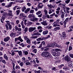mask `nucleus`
Returning <instances> with one entry per match:
<instances>
[{
	"label": "nucleus",
	"instance_id": "obj_45",
	"mask_svg": "<svg viewBox=\"0 0 73 73\" xmlns=\"http://www.w3.org/2000/svg\"><path fill=\"white\" fill-rule=\"evenodd\" d=\"M16 12L17 13L16 15H19V14L20 13V10H17Z\"/></svg>",
	"mask_w": 73,
	"mask_h": 73
},
{
	"label": "nucleus",
	"instance_id": "obj_53",
	"mask_svg": "<svg viewBox=\"0 0 73 73\" xmlns=\"http://www.w3.org/2000/svg\"><path fill=\"white\" fill-rule=\"evenodd\" d=\"M35 59H36V62L37 63H39V62H40L37 58H35Z\"/></svg>",
	"mask_w": 73,
	"mask_h": 73
},
{
	"label": "nucleus",
	"instance_id": "obj_47",
	"mask_svg": "<svg viewBox=\"0 0 73 73\" xmlns=\"http://www.w3.org/2000/svg\"><path fill=\"white\" fill-rule=\"evenodd\" d=\"M2 63H3V64H7V62H5V60H2Z\"/></svg>",
	"mask_w": 73,
	"mask_h": 73
},
{
	"label": "nucleus",
	"instance_id": "obj_31",
	"mask_svg": "<svg viewBox=\"0 0 73 73\" xmlns=\"http://www.w3.org/2000/svg\"><path fill=\"white\" fill-rule=\"evenodd\" d=\"M50 35H48L47 36V37H44V40H46V39H48V38H50Z\"/></svg>",
	"mask_w": 73,
	"mask_h": 73
},
{
	"label": "nucleus",
	"instance_id": "obj_55",
	"mask_svg": "<svg viewBox=\"0 0 73 73\" xmlns=\"http://www.w3.org/2000/svg\"><path fill=\"white\" fill-rule=\"evenodd\" d=\"M22 61V62H24L25 60V57L22 58H21Z\"/></svg>",
	"mask_w": 73,
	"mask_h": 73
},
{
	"label": "nucleus",
	"instance_id": "obj_42",
	"mask_svg": "<svg viewBox=\"0 0 73 73\" xmlns=\"http://www.w3.org/2000/svg\"><path fill=\"white\" fill-rule=\"evenodd\" d=\"M7 13L6 12H4L3 14V16H4L5 17H6L7 16Z\"/></svg>",
	"mask_w": 73,
	"mask_h": 73
},
{
	"label": "nucleus",
	"instance_id": "obj_35",
	"mask_svg": "<svg viewBox=\"0 0 73 73\" xmlns=\"http://www.w3.org/2000/svg\"><path fill=\"white\" fill-rule=\"evenodd\" d=\"M5 27L6 28V30H7V31H8V30H9V27H8V25L6 24L5 25Z\"/></svg>",
	"mask_w": 73,
	"mask_h": 73
},
{
	"label": "nucleus",
	"instance_id": "obj_64",
	"mask_svg": "<svg viewBox=\"0 0 73 73\" xmlns=\"http://www.w3.org/2000/svg\"><path fill=\"white\" fill-rule=\"evenodd\" d=\"M38 29H40V30L42 28L41 26H38L37 27Z\"/></svg>",
	"mask_w": 73,
	"mask_h": 73
},
{
	"label": "nucleus",
	"instance_id": "obj_38",
	"mask_svg": "<svg viewBox=\"0 0 73 73\" xmlns=\"http://www.w3.org/2000/svg\"><path fill=\"white\" fill-rule=\"evenodd\" d=\"M52 28V26H46V28H48V29H51V28Z\"/></svg>",
	"mask_w": 73,
	"mask_h": 73
},
{
	"label": "nucleus",
	"instance_id": "obj_48",
	"mask_svg": "<svg viewBox=\"0 0 73 73\" xmlns=\"http://www.w3.org/2000/svg\"><path fill=\"white\" fill-rule=\"evenodd\" d=\"M23 21H24V24L25 25H27V24L26 23L27 22V21L26 19L24 20V19H23Z\"/></svg>",
	"mask_w": 73,
	"mask_h": 73
},
{
	"label": "nucleus",
	"instance_id": "obj_28",
	"mask_svg": "<svg viewBox=\"0 0 73 73\" xmlns=\"http://www.w3.org/2000/svg\"><path fill=\"white\" fill-rule=\"evenodd\" d=\"M69 9H65L64 10V12H66L67 13H69Z\"/></svg>",
	"mask_w": 73,
	"mask_h": 73
},
{
	"label": "nucleus",
	"instance_id": "obj_13",
	"mask_svg": "<svg viewBox=\"0 0 73 73\" xmlns=\"http://www.w3.org/2000/svg\"><path fill=\"white\" fill-rule=\"evenodd\" d=\"M41 23L42 25L44 26L47 25L48 24L47 23H46V21H43V22H41Z\"/></svg>",
	"mask_w": 73,
	"mask_h": 73
},
{
	"label": "nucleus",
	"instance_id": "obj_12",
	"mask_svg": "<svg viewBox=\"0 0 73 73\" xmlns=\"http://www.w3.org/2000/svg\"><path fill=\"white\" fill-rule=\"evenodd\" d=\"M62 37L63 38H66L67 36H66V32L65 31H64L62 32Z\"/></svg>",
	"mask_w": 73,
	"mask_h": 73
},
{
	"label": "nucleus",
	"instance_id": "obj_16",
	"mask_svg": "<svg viewBox=\"0 0 73 73\" xmlns=\"http://www.w3.org/2000/svg\"><path fill=\"white\" fill-rule=\"evenodd\" d=\"M15 31H19L20 32V31H22V29H21V28H19L18 27L15 26Z\"/></svg>",
	"mask_w": 73,
	"mask_h": 73
},
{
	"label": "nucleus",
	"instance_id": "obj_30",
	"mask_svg": "<svg viewBox=\"0 0 73 73\" xmlns=\"http://www.w3.org/2000/svg\"><path fill=\"white\" fill-rule=\"evenodd\" d=\"M19 16L21 17H24V14L23 13H20L19 15Z\"/></svg>",
	"mask_w": 73,
	"mask_h": 73
},
{
	"label": "nucleus",
	"instance_id": "obj_33",
	"mask_svg": "<svg viewBox=\"0 0 73 73\" xmlns=\"http://www.w3.org/2000/svg\"><path fill=\"white\" fill-rule=\"evenodd\" d=\"M38 36H33L31 37V39H34V38H37Z\"/></svg>",
	"mask_w": 73,
	"mask_h": 73
},
{
	"label": "nucleus",
	"instance_id": "obj_2",
	"mask_svg": "<svg viewBox=\"0 0 73 73\" xmlns=\"http://www.w3.org/2000/svg\"><path fill=\"white\" fill-rule=\"evenodd\" d=\"M57 51H59L60 52H61L62 50L58 49V48H56L52 49L51 51V52L52 53H56L57 52Z\"/></svg>",
	"mask_w": 73,
	"mask_h": 73
},
{
	"label": "nucleus",
	"instance_id": "obj_43",
	"mask_svg": "<svg viewBox=\"0 0 73 73\" xmlns=\"http://www.w3.org/2000/svg\"><path fill=\"white\" fill-rule=\"evenodd\" d=\"M15 64L13 62V70H15Z\"/></svg>",
	"mask_w": 73,
	"mask_h": 73
},
{
	"label": "nucleus",
	"instance_id": "obj_63",
	"mask_svg": "<svg viewBox=\"0 0 73 73\" xmlns=\"http://www.w3.org/2000/svg\"><path fill=\"white\" fill-rule=\"evenodd\" d=\"M2 72L3 73H5V72H7V70L5 69L3 70Z\"/></svg>",
	"mask_w": 73,
	"mask_h": 73
},
{
	"label": "nucleus",
	"instance_id": "obj_19",
	"mask_svg": "<svg viewBox=\"0 0 73 73\" xmlns=\"http://www.w3.org/2000/svg\"><path fill=\"white\" fill-rule=\"evenodd\" d=\"M60 27H56L54 29V31H57V30H60Z\"/></svg>",
	"mask_w": 73,
	"mask_h": 73
},
{
	"label": "nucleus",
	"instance_id": "obj_10",
	"mask_svg": "<svg viewBox=\"0 0 73 73\" xmlns=\"http://www.w3.org/2000/svg\"><path fill=\"white\" fill-rule=\"evenodd\" d=\"M52 55L51 54L49 53V52H47V54L46 55V57H47L48 58H50L51 57Z\"/></svg>",
	"mask_w": 73,
	"mask_h": 73
},
{
	"label": "nucleus",
	"instance_id": "obj_37",
	"mask_svg": "<svg viewBox=\"0 0 73 73\" xmlns=\"http://www.w3.org/2000/svg\"><path fill=\"white\" fill-rule=\"evenodd\" d=\"M71 50H72V46H69L68 51H70Z\"/></svg>",
	"mask_w": 73,
	"mask_h": 73
},
{
	"label": "nucleus",
	"instance_id": "obj_32",
	"mask_svg": "<svg viewBox=\"0 0 73 73\" xmlns=\"http://www.w3.org/2000/svg\"><path fill=\"white\" fill-rule=\"evenodd\" d=\"M33 24V22H29L27 24V26H30V25H32V24Z\"/></svg>",
	"mask_w": 73,
	"mask_h": 73
},
{
	"label": "nucleus",
	"instance_id": "obj_41",
	"mask_svg": "<svg viewBox=\"0 0 73 73\" xmlns=\"http://www.w3.org/2000/svg\"><path fill=\"white\" fill-rule=\"evenodd\" d=\"M66 22H65V21H64L63 22V23L64 24V28H66Z\"/></svg>",
	"mask_w": 73,
	"mask_h": 73
},
{
	"label": "nucleus",
	"instance_id": "obj_56",
	"mask_svg": "<svg viewBox=\"0 0 73 73\" xmlns=\"http://www.w3.org/2000/svg\"><path fill=\"white\" fill-rule=\"evenodd\" d=\"M42 44V45L43 44V45L44 46L45 45V42L44 41H42L41 43Z\"/></svg>",
	"mask_w": 73,
	"mask_h": 73
},
{
	"label": "nucleus",
	"instance_id": "obj_4",
	"mask_svg": "<svg viewBox=\"0 0 73 73\" xmlns=\"http://www.w3.org/2000/svg\"><path fill=\"white\" fill-rule=\"evenodd\" d=\"M53 27H60V25H59L58 22H54L52 24Z\"/></svg>",
	"mask_w": 73,
	"mask_h": 73
},
{
	"label": "nucleus",
	"instance_id": "obj_14",
	"mask_svg": "<svg viewBox=\"0 0 73 73\" xmlns=\"http://www.w3.org/2000/svg\"><path fill=\"white\" fill-rule=\"evenodd\" d=\"M10 37H13V38H14L15 37V33L12 32L10 35Z\"/></svg>",
	"mask_w": 73,
	"mask_h": 73
},
{
	"label": "nucleus",
	"instance_id": "obj_52",
	"mask_svg": "<svg viewBox=\"0 0 73 73\" xmlns=\"http://www.w3.org/2000/svg\"><path fill=\"white\" fill-rule=\"evenodd\" d=\"M23 64H24V62H21L19 64V65H20L21 66H23Z\"/></svg>",
	"mask_w": 73,
	"mask_h": 73
},
{
	"label": "nucleus",
	"instance_id": "obj_5",
	"mask_svg": "<svg viewBox=\"0 0 73 73\" xmlns=\"http://www.w3.org/2000/svg\"><path fill=\"white\" fill-rule=\"evenodd\" d=\"M71 59V58H70V57L69 56H66L65 57V61H66L68 62H69L70 61Z\"/></svg>",
	"mask_w": 73,
	"mask_h": 73
},
{
	"label": "nucleus",
	"instance_id": "obj_49",
	"mask_svg": "<svg viewBox=\"0 0 73 73\" xmlns=\"http://www.w3.org/2000/svg\"><path fill=\"white\" fill-rule=\"evenodd\" d=\"M37 50L36 49H34L33 52H34V53H37Z\"/></svg>",
	"mask_w": 73,
	"mask_h": 73
},
{
	"label": "nucleus",
	"instance_id": "obj_3",
	"mask_svg": "<svg viewBox=\"0 0 73 73\" xmlns=\"http://www.w3.org/2000/svg\"><path fill=\"white\" fill-rule=\"evenodd\" d=\"M53 56L54 57H56V56H60V52H55L53 53H52Z\"/></svg>",
	"mask_w": 73,
	"mask_h": 73
},
{
	"label": "nucleus",
	"instance_id": "obj_15",
	"mask_svg": "<svg viewBox=\"0 0 73 73\" xmlns=\"http://www.w3.org/2000/svg\"><path fill=\"white\" fill-rule=\"evenodd\" d=\"M48 33V30H46L45 31H44L42 33V34L44 36L46 35Z\"/></svg>",
	"mask_w": 73,
	"mask_h": 73
},
{
	"label": "nucleus",
	"instance_id": "obj_39",
	"mask_svg": "<svg viewBox=\"0 0 73 73\" xmlns=\"http://www.w3.org/2000/svg\"><path fill=\"white\" fill-rule=\"evenodd\" d=\"M35 73H41V70H38V71H37V70H35Z\"/></svg>",
	"mask_w": 73,
	"mask_h": 73
},
{
	"label": "nucleus",
	"instance_id": "obj_50",
	"mask_svg": "<svg viewBox=\"0 0 73 73\" xmlns=\"http://www.w3.org/2000/svg\"><path fill=\"white\" fill-rule=\"evenodd\" d=\"M41 13V12L40 11H39L38 12H36V14L37 15H40Z\"/></svg>",
	"mask_w": 73,
	"mask_h": 73
},
{
	"label": "nucleus",
	"instance_id": "obj_29",
	"mask_svg": "<svg viewBox=\"0 0 73 73\" xmlns=\"http://www.w3.org/2000/svg\"><path fill=\"white\" fill-rule=\"evenodd\" d=\"M68 66L70 67H72L73 66V64L71 62H69L68 63Z\"/></svg>",
	"mask_w": 73,
	"mask_h": 73
},
{
	"label": "nucleus",
	"instance_id": "obj_40",
	"mask_svg": "<svg viewBox=\"0 0 73 73\" xmlns=\"http://www.w3.org/2000/svg\"><path fill=\"white\" fill-rule=\"evenodd\" d=\"M64 66V64H61L58 67L59 69H61V68H62V66Z\"/></svg>",
	"mask_w": 73,
	"mask_h": 73
},
{
	"label": "nucleus",
	"instance_id": "obj_36",
	"mask_svg": "<svg viewBox=\"0 0 73 73\" xmlns=\"http://www.w3.org/2000/svg\"><path fill=\"white\" fill-rule=\"evenodd\" d=\"M17 68L18 69H20V67L19 66L17 65L15 67V69H17Z\"/></svg>",
	"mask_w": 73,
	"mask_h": 73
},
{
	"label": "nucleus",
	"instance_id": "obj_54",
	"mask_svg": "<svg viewBox=\"0 0 73 73\" xmlns=\"http://www.w3.org/2000/svg\"><path fill=\"white\" fill-rule=\"evenodd\" d=\"M24 53L25 55H28V52L27 51H24Z\"/></svg>",
	"mask_w": 73,
	"mask_h": 73
},
{
	"label": "nucleus",
	"instance_id": "obj_11",
	"mask_svg": "<svg viewBox=\"0 0 73 73\" xmlns=\"http://www.w3.org/2000/svg\"><path fill=\"white\" fill-rule=\"evenodd\" d=\"M43 52L42 54H41V56H42L43 57H46V54H47V52Z\"/></svg>",
	"mask_w": 73,
	"mask_h": 73
},
{
	"label": "nucleus",
	"instance_id": "obj_61",
	"mask_svg": "<svg viewBox=\"0 0 73 73\" xmlns=\"http://www.w3.org/2000/svg\"><path fill=\"white\" fill-rule=\"evenodd\" d=\"M34 13V10H31L30 11V13H32L33 14Z\"/></svg>",
	"mask_w": 73,
	"mask_h": 73
},
{
	"label": "nucleus",
	"instance_id": "obj_8",
	"mask_svg": "<svg viewBox=\"0 0 73 73\" xmlns=\"http://www.w3.org/2000/svg\"><path fill=\"white\" fill-rule=\"evenodd\" d=\"M45 40V38L44 37H40L36 39V40L37 41H42Z\"/></svg>",
	"mask_w": 73,
	"mask_h": 73
},
{
	"label": "nucleus",
	"instance_id": "obj_62",
	"mask_svg": "<svg viewBox=\"0 0 73 73\" xmlns=\"http://www.w3.org/2000/svg\"><path fill=\"white\" fill-rule=\"evenodd\" d=\"M68 21H69V18L68 17L66 18V19L64 21L67 23L68 22Z\"/></svg>",
	"mask_w": 73,
	"mask_h": 73
},
{
	"label": "nucleus",
	"instance_id": "obj_51",
	"mask_svg": "<svg viewBox=\"0 0 73 73\" xmlns=\"http://www.w3.org/2000/svg\"><path fill=\"white\" fill-rule=\"evenodd\" d=\"M12 13H9L8 15L9 16H11V17H13V15Z\"/></svg>",
	"mask_w": 73,
	"mask_h": 73
},
{
	"label": "nucleus",
	"instance_id": "obj_22",
	"mask_svg": "<svg viewBox=\"0 0 73 73\" xmlns=\"http://www.w3.org/2000/svg\"><path fill=\"white\" fill-rule=\"evenodd\" d=\"M18 6H15L13 8V9H21V8L20 7H18Z\"/></svg>",
	"mask_w": 73,
	"mask_h": 73
},
{
	"label": "nucleus",
	"instance_id": "obj_27",
	"mask_svg": "<svg viewBox=\"0 0 73 73\" xmlns=\"http://www.w3.org/2000/svg\"><path fill=\"white\" fill-rule=\"evenodd\" d=\"M52 12H54V10L53 9H50L49 10V11L48 12V13L49 14H50V13H52Z\"/></svg>",
	"mask_w": 73,
	"mask_h": 73
},
{
	"label": "nucleus",
	"instance_id": "obj_23",
	"mask_svg": "<svg viewBox=\"0 0 73 73\" xmlns=\"http://www.w3.org/2000/svg\"><path fill=\"white\" fill-rule=\"evenodd\" d=\"M29 18H32V17H34V15L33 14H30L28 16Z\"/></svg>",
	"mask_w": 73,
	"mask_h": 73
},
{
	"label": "nucleus",
	"instance_id": "obj_59",
	"mask_svg": "<svg viewBox=\"0 0 73 73\" xmlns=\"http://www.w3.org/2000/svg\"><path fill=\"white\" fill-rule=\"evenodd\" d=\"M1 44L2 45H3V46H5V43L4 42H3L2 41H1Z\"/></svg>",
	"mask_w": 73,
	"mask_h": 73
},
{
	"label": "nucleus",
	"instance_id": "obj_6",
	"mask_svg": "<svg viewBox=\"0 0 73 73\" xmlns=\"http://www.w3.org/2000/svg\"><path fill=\"white\" fill-rule=\"evenodd\" d=\"M36 29V27H30L29 28V32H32L34 31V30H35Z\"/></svg>",
	"mask_w": 73,
	"mask_h": 73
},
{
	"label": "nucleus",
	"instance_id": "obj_1",
	"mask_svg": "<svg viewBox=\"0 0 73 73\" xmlns=\"http://www.w3.org/2000/svg\"><path fill=\"white\" fill-rule=\"evenodd\" d=\"M47 46L48 47H49L50 48V47H52V48H55V47H58V48H61V46L58 44H56V43H54V41H53L51 44H48L47 45Z\"/></svg>",
	"mask_w": 73,
	"mask_h": 73
},
{
	"label": "nucleus",
	"instance_id": "obj_9",
	"mask_svg": "<svg viewBox=\"0 0 73 73\" xmlns=\"http://www.w3.org/2000/svg\"><path fill=\"white\" fill-rule=\"evenodd\" d=\"M47 6L49 9H52V8H54L55 7V5H52L51 4L47 5Z\"/></svg>",
	"mask_w": 73,
	"mask_h": 73
},
{
	"label": "nucleus",
	"instance_id": "obj_46",
	"mask_svg": "<svg viewBox=\"0 0 73 73\" xmlns=\"http://www.w3.org/2000/svg\"><path fill=\"white\" fill-rule=\"evenodd\" d=\"M27 58H28V60H29V61H31V60H33V58H31L30 57H28Z\"/></svg>",
	"mask_w": 73,
	"mask_h": 73
},
{
	"label": "nucleus",
	"instance_id": "obj_20",
	"mask_svg": "<svg viewBox=\"0 0 73 73\" xmlns=\"http://www.w3.org/2000/svg\"><path fill=\"white\" fill-rule=\"evenodd\" d=\"M18 40H19L21 42H23V40L21 38V36H20L18 38H17Z\"/></svg>",
	"mask_w": 73,
	"mask_h": 73
},
{
	"label": "nucleus",
	"instance_id": "obj_60",
	"mask_svg": "<svg viewBox=\"0 0 73 73\" xmlns=\"http://www.w3.org/2000/svg\"><path fill=\"white\" fill-rule=\"evenodd\" d=\"M61 1L59 0L58 1H56V4H59V3H61Z\"/></svg>",
	"mask_w": 73,
	"mask_h": 73
},
{
	"label": "nucleus",
	"instance_id": "obj_26",
	"mask_svg": "<svg viewBox=\"0 0 73 73\" xmlns=\"http://www.w3.org/2000/svg\"><path fill=\"white\" fill-rule=\"evenodd\" d=\"M69 56L71 58H73V54H71L70 52L69 53Z\"/></svg>",
	"mask_w": 73,
	"mask_h": 73
},
{
	"label": "nucleus",
	"instance_id": "obj_24",
	"mask_svg": "<svg viewBox=\"0 0 73 73\" xmlns=\"http://www.w3.org/2000/svg\"><path fill=\"white\" fill-rule=\"evenodd\" d=\"M31 40L30 39H28L27 40V42L29 44H31Z\"/></svg>",
	"mask_w": 73,
	"mask_h": 73
},
{
	"label": "nucleus",
	"instance_id": "obj_7",
	"mask_svg": "<svg viewBox=\"0 0 73 73\" xmlns=\"http://www.w3.org/2000/svg\"><path fill=\"white\" fill-rule=\"evenodd\" d=\"M9 40H10V37L9 36H7L3 40L5 42H7Z\"/></svg>",
	"mask_w": 73,
	"mask_h": 73
},
{
	"label": "nucleus",
	"instance_id": "obj_34",
	"mask_svg": "<svg viewBox=\"0 0 73 73\" xmlns=\"http://www.w3.org/2000/svg\"><path fill=\"white\" fill-rule=\"evenodd\" d=\"M64 0V1H65V3H66L67 4H68V3H69L70 2V0Z\"/></svg>",
	"mask_w": 73,
	"mask_h": 73
},
{
	"label": "nucleus",
	"instance_id": "obj_21",
	"mask_svg": "<svg viewBox=\"0 0 73 73\" xmlns=\"http://www.w3.org/2000/svg\"><path fill=\"white\" fill-rule=\"evenodd\" d=\"M18 54L20 57H21L23 56V54H22V51H19L18 52Z\"/></svg>",
	"mask_w": 73,
	"mask_h": 73
},
{
	"label": "nucleus",
	"instance_id": "obj_57",
	"mask_svg": "<svg viewBox=\"0 0 73 73\" xmlns=\"http://www.w3.org/2000/svg\"><path fill=\"white\" fill-rule=\"evenodd\" d=\"M24 38L25 40H28V39H29L28 38V36H24Z\"/></svg>",
	"mask_w": 73,
	"mask_h": 73
},
{
	"label": "nucleus",
	"instance_id": "obj_18",
	"mask_svg": "<svg viewBox=\"0 0 73 73\" xmlns=\"http://www.w3.org/2000/svg\"><path fill=\"white\" fill-rule=\"evenodd\" d=\"M13 4V2H11L9 3V4L7 6H6L5 7H6L7 8H9V7H11L12 6V5Z\"/></svg>",
	"mask_w": 73,
	"mask_h": 73
},
{
	"label": "nucleus",
	"instance_id": "obj_17",
	"mask_svg": "<svg viewBox=\"0 0 73 73\" xmlns=\"http://www.w3.org/2000/svg\"><path fill=\"white\" fill-rule=\"evenodd\" d=\"M38 20V19L36 18H33V19H31V20L32 21H33V22H35L36 21H37Z\"/></svg>",
	"mask_w": 73,
	"mask_h": 73
},
{
	"label": "nucleus",
	"instance_id": "obj_25",
	"mask_svg": "<svg viewBox=\"0 0 73 73\" xmlns=\"http://www.w3.org/2000/svg\"><path fill=\"white\" fill-rule=\"evenodd\" d=\"M65 15V13H62V14H61V17L62 19H64V15Z\"/></svg>",
	"mask_w": 73,
	"mask_h": 73
},
{
	"label": "nucleus",
	"instance_id": "obj_44",
	"mask_svg": "<svg viewBox=\"0 0 73 73\" xmlns=\"http://www.w3.org/2000/svg\"><path fill=\"white\" fill-rule=\"evenodd\" d=\"M28 31V27L25 28L24 29V31L25 32V33H26V32H27Z\"/></svg>",
	"mask_w": 73,
	"mask_h": 73
},
{
	"label": "nucleus",
	"instance_id": "obj_58",
	"mask_svg": "<svg viewBox=\"0 0 73 73\" xmlns=\"http://www.w3.org/2000/svg\"><path fill=\"white\" fill-rule=\"evenodd\" d=\"M9 30H12V25H10V26H9Z\"/></svg>",
	"mask_w": 73,
	"mask_h": 73
}]
</instances>
